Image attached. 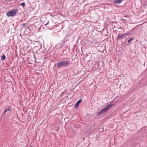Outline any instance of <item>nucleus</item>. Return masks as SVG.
I'll list each match as a JSON object with an SVG mask.
<instances>
[{"label": "nucleus", "mask_w": 147, "mask_h": 147, "mask_svg": "<svg viewBox=\"0 0 147 147\" xmlns=\"http://www.w3.org/2000/svg\"><path fill=\"white\" fill-rule=\"evenodd\" d=\"M133 31H132V30H131L130 32H130V34L131 33H132V32H133Z\"/></svg>", "instance_id": "nucleus-18"}, {"label": "nucleus", "mask_w": 147, "mask_h": 147, "mask_svg": "<svg viewBox=\"0 0 147 147\" xmlns=\"http://www.w3.org/2000/svg\"><path fill=\"white\" fill-rule=\"evenodd\" d=\"M25 27H26L25 28H26L27 29H28V28L30 29V28H29V26H25Z\"/></svg>", "instance_id": "nucleus-17"}, {"label": "nucleus", "mask_w": 147, "mask_h": 147, "mask_svg": "<svg viewBox=\"0 0 147 147\" xmlns=\"http://www.w3.org/2000/svg\"><path fill=\"white\" fill-rule=\"evenodd\" d=\"M20 5L23 6V7H24L25 6V3L24 2H22L20 3Z\"/></svg>", "instance_id": "nucleus-12"}, {"label": "nucleus", "mask_w": 147, "mask_h": 147, "mask_svg": "<svg viewBox=\"0 0 147 147\" xmlns=\"http://www.w3.org/2000/svg\"><path fill=\"white\" fill-rule=\"evenodd\" d=\"M5 1H6L7 0H5Z\"/></svg>", "instance_id": "nucleus-21"}, {"label": "nucleus", "mask_w": 147, "mask_h": 147, "mask_svg": "<svg viewBox=\"0 0 147 147\" xmlns=\"http://www.w3.org/2000/svg\"><path fill=\"white\" fill-rule=\"evenodd\" d=\"M42 45L41 44H39L38 46H36L35 47V49H36L37 50H39L42 47Z\"/></svg>", "instance_id": "nucleus-6"}, {"label": "nucleus", "mask_w": 147, "mask_h": 147, "mask_svg": "<svg viewBox=\"0 0 147 147\" xmlns=\"http://www.w3.org/2000/svg\"><path fill=\"white\" fill-rule=\"evenodd\" d=\"M82 102V100L81 99H80L75 104L74 107L77 109V108L79 107V104Z\"/></svg>", "instance_id": "nucleus-5"}, {"label": "nucleus", "mask_w": 147, "mask_h": 147, "mask_svg": "<svg viewBox=\"0 0 147 147\" xmlns=\"http://www.w3.org/2000/svg\"><path fill=\"white\" fill-rule=\"evenodd\" d=\"M5 55H3L1 56V60L4 61L5 59Z\"/></svg>", "instance_id": "nucleus-9"}, {"label": "nucleus", "mask_w": 147, "mask_h": 147, "mask_svg": "<svg viewBox=\"0 0 147 147\" xmlns=\"http://www.w3.org/2000/svg\"><path fill=\"white\" fill-rule=\"evenodd\" d=\"M124 35L125 34H121L120 33H119L117 36V40H120L125 38V36L124 37Z\"/></svg>", "instance_id": "nucleus-4"}, {"label": "nucleus", "mask_w": 147, "mask_h": 147, "mask_svg": "<svg viewBox=\"0 0 147 147\" xmlns=\"http://www.w3.org/2000/svg\"><path fill=\"white\" fill-rule=\"evenodd\" d=\"M115 105L114 104H110L107 105L106 107L102 109L101 110L100 112L97 113V116L100 115L103 113H104L107 111L109 108L112 107L113 106Z\"/></svg>", "instance_id": "nucleus-3"}, {"label": "nucleus", "mask_w": 147, "mask_h": 147, "mask_svg": "<svg viewBox=\"0 0 147 147\" xmlns=\"http://www.w3.org/2000/svg\"><path fill=\"white\" fill-rule=\"evenodd\" d=\"M34 57L35 58L36 57H35V56L34 54Z\"/></svg>", "instance_id": "nucleus-20"}, {"label": "nucleus", "mask_w": 147, "mask_h": 147, "mask_svg": "<svg viewBox=\"0 0 147 147\" xmlns=\"http://www.w3.org/2000/svg\"><path fill=\"white\" fill-rule=\"evenodd\" d=\"M7 111V110H6V108H5L4 111H3V115H4L5 113Z\"/></svg>", "instance_id": "nucleus-15"}, {"label": "nucleus", "mask_w": 147, "mask_h": 147, "mask_svg": "<svg viewBox=\"0 0 147 147\" xmlns=\"http://www.w3.org/2000/svg\"><path fill=\"white\" fill-rule=\"evenodd\" d=\"M18 12V9H13L11 11H7L6 12V14L7 16L8 17H13L16 16V13Z\"/></svg>", "instance_id": "nucleus-2"}, {"label": "nucleus", "mask_w": 147, "mask_h": 147, "mask_svg": "<svg viewBox=\"0 0 147 147\" xmlns=\"http://www.w3.org/2000/svg\"><path fill=\"white\" fill-rule=\"evenodd\" d=\"M70 62L69 61L65 60L58 62L56 64L57 67L59 68L62 67H67L69 64Z\"/></svg>", "instance_id": "nucleus-1"}, {"label": "nucleus", "mask_w": 147, "mask_h": 147, "mask_svg": "<svg viewBox=\"0 0 147 147\" xmlns=\"http://www.w3.org/2000/svg\"><path fill=\"white\" fill-rule=\"evenodd\" d=\"M123 0H116L115 1L114 3L116 4L120 3Z\"/></svg>", "instance_id": "nucleus-7"}, {"label": "nucleus", "mask_w": 147, "mask_h": 147, "mask_svg": "<svg viewBox=\"0 0 147 147\" xmlns=\"http://www.w3.org/2000/svg\"><path fill=\"white\" fill-rule=\"evenodd\" d=\"M129 34H130V32H128L127 33H124V34H125L124 35V36H125V35H128Z\"/></svg>", "instance_id": "nucleus-14"}, {"label": "nucleus", "mask_w": 147, "mask_h": 147, "mask_svg": "<svg viewBox=\"0 0 147 147\" xmlns=\"http://www.w3.org/2000/svg\"><path fill=\"white\" fill-rule=\"evenodd\" d=\"M66 41H67L66 40H65V38L64 39H63L62 41H61V44H62L63 43H65Z\"/></svg>", "instance_id": "nucleus-10"}, {"label": "nucleus", "mask_w": 147, "mask_h": 147, "mask_svg": "<svg viewBox=\"0 0 147 147\" xmlns=\"http://www.w3.org/2000/svg\"><path fill=\"white\" fill-rule=\"evenodd\" d=\"M67 37H69V36L66 35V37H65V40H66V41H67V40L68 41L69 40L68 39V38Z\"/></svg>", "instance_id": "nucleus-13"}, {"label": "nucleus", "mask_w": 147, "mask_h": 147, "mask_svg": "<svg viewBox=\"0 0 147 147\" xmlns=\"http://www.w3.org/2000/svg\"><path fill=\"white\" fill-rule=\"evenodd\" d=\"M48 23H49V21H48V22H47V24H46V23H45V25H47V24H48Z\"/></svg>", "instance_id": "nucleus-19"}, {"label": "nucleus", "mask_w": 147, "mask_h": 147, "mask_svg": "<svg viewBox=\"0 0 147 147\" xmlns=\"http://www.w3.org/2000/svg\"><path fill=\"white\" fill-rule=\"evenodd\" d=\"M7 111H10L12 110V107L11 106H8L7 107V108L6 109Z\"/></svg>", "instance_id": "nucleus-8"}, {"label": "nucleus", "mask_w": 147, "mask_h": 147, "mask_svg": "<svg viewBox=\"0 0 147 147\" xmlns=\"http://www.w3.org/2000/svg\"><path fill=\"white\" fill-rule=\"evenodd\" d=\"M32 147V146H31V147Z\"/></svg>", "instance_id": "nucleus-22"}, {"label": "nucleus", "mask_w": 147, "mask_h": 147, "mask_svg": "<svg viewBox=\"0 0 147 147\" xmlns=\"http://www.w3.org/2000/svg\"><path fill=\"white\" fill-rule=\"evenodd\" d=\"M134 39V38H132L129 39L127 41L128 43L130 42L131 41L133 40Z\"/></svg>", "instance_id": "nucleus-11"}, {"label": "nucleus", "mask_w": 147, "mask_h": 147, "mask_svg": "<svg viewBox=\"0 0 147 147\" xmlns=\"http://www.w3.org/2000/svg\"><path fill=\"white\" fill-rule=\"evenodd\" d=\"M22 26H25H25H26V24H25L24 23V24H22Z\"/></svg>", "instance_id": "nucleus-16"}]
</instances>
